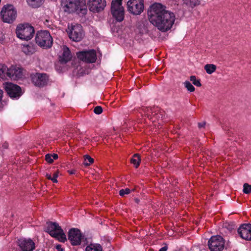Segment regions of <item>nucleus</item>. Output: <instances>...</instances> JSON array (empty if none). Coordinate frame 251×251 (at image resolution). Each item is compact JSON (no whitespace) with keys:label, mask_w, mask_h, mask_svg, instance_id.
Here are the masks:
<instances>
[{"label":"nucleus","mask_w":251,"mask_h":251,"mask_svg":"<svg viewBox=\"0 0 251 251\" xmlns=\"http://www.w3.org/2000/svg\"><path fill=\"white\" fill-rule=\"evenodd\" d=\"M148 15L151 23L162 32L170 30L176 20L175 14L166 10L165 7L159 3H155L150 7Z\"/></svg>","instance_id":"obj_1"},{"label":"nucleus","mask_w":251,"mask_h":251,"mask_svg":"<svg viewBox=\"0 0 251 251\" xmlns=\"http://www.w3.org/2000/svg\"><path fill=\"white\" fill-rule=\"evenodd\" d=\"M61 5L64 11L69 13L75 12L83 16L87 13L85 0H62Z\"/></svg>","instance_id":"obj_2"},{"label":"nucleus","mask_w":251,"mask_h":251,"mask_svg":"<svg viewBox=\"0 0 251 251\" xmlns=\"http://www.w3.org/2000/svg\"><path fill=\"white\" fill-rule=\"evenodd\" d=\"M34 33V28L28 23L19 24L16 29L17 37L23 40H30Z\"/></svg>","instance_id":"obj_3"},{"label":"nucleus","mask_w":251,"mask_h":251,"mask_svg":"<svg viewBox=\"0 0 251 251\" xmlns=\"http://www.w3.org/2000/svg\"><path fill=\"white\" fill-rule=\"evenodd\" d=\"M47 224V226L45 231L51 237L61 242H64L66 241V235L58 224L55 222H48Z\"/></svg>","instance_id":"obj_4"},{"label":"nucleus","mask_w":251,"mask_h":251,"mask_svg":"<svg viewBox=\"0 0 251 251\" xmlns=\"http://www.w3.org/2000/svg\"><path fill=\"white\" fill-rule=\"evenodd\" d=\"M36 44L40 47L47 49L52 45L53 39L47 30H40L37 32L35 37Z\"/></svg>","instance_id":"obj_5"},{"label":"nucleus","mask_w":251,"mask_h":251,"mask_svg":"<svg viewBox=\"0 0 251 251\" xmlns=\"http://www.w3.org/2000/svg\"><path fill=\"white\" fill-rule=\"evenodd\" d=\"M0 15L3 22L11 23L16 19L17 11L13 5L7 4L3 6Z\"/></svg>","instance_id":"obj_6"},{"label":"nucleus","mask_w":251,"mask_h":251,"mask_svg":"<svg viewBox=\"0 0 251 251\" xmlns=\"http://www.w3.org/2000/svg\"><path fill=\"white\" fill-rule=\"evenodd\" d=\"M67 31L69 37L73 41L79 42L82 39L84 36L82 26L79 24L68 25Z\"/></svg>","instance_id":"obj_7"},{"label":"nucleus","mask_w":251,"mask_h":251,"mask_svg":"<svg viewBox=\"0 0 251 251\" xmlns=\"http://www.w3.org/2000/svg\"><path fill=\"white\" fill-rule=\"evenodd\" d=\"M128 11L134 15H140L144 9V0H129L126 3Z\"/></svg>","instance_id":"obj_8"},{"label":"nucleus","mask_w":251,"mask_h":251,"mask_svg":"<svg viewBox=\"0 0 251 251\" xmlns=\"http://www.w3.org/2000/svg\"><path fill=\"white\" fill-rule=\"evenodd\" d=\"M76 55L80 61L84 63H95L97 59L96 51L94 49L79 51Z\"/></svg>","instance_id":"obj_9"},{"label":"nucleus","mask_w":251,"mask_h":251,"mask_svg":"<svg viewBox=\"0 0 251 251\" xmlns=\"http://www.w3.org/2000/svg\"><path fill=\"white\" fill-rule=\"evenodd\" d=\"M224 245V240L220 236H213L208 241V246L211 251H222Z\"/></svg>","instance_id":"obj_10"},{"label":"nucleus","mask_w":251,"mask_h":251,"mask_svg":"<svg viewBox=\"0 0 251 251\" xmlns=\"http://www.w3.org/2000/svg\"><path fill=\"white\" fill-rule=\"evenodd\" d=\"M32 83L36 86L42 87L46 85L49 81V77L44 73H35L31 74Z\"/></svg>","instance_id":"obj_11"},{"label":"nucleus","mask_w":251,"mask_h":251,"mask_svg":"<svg viewBox=\"0 0 251 251\" xmlns=\"http://www.w3.org/2000/svg\"><path fill=\"white\" fill-rule=\"evenodd\" d=\"M7 76L11 79L16 80L21 78L24 75V71L17 65H11L7 68Z\"/></svg>","instance_id":"obj_12"},{"label":"nucleus","mask_w":251,"mask_h":251,"mask_svg":"<svg viewBox=\"0 0 251 251\" xmlns=\"http://www.w3.org/2000/svg\"><path fill=\"white\" fill-rule=\"evenodd\" d=\"M5 91L11 98H17L22 95L20 86L12 83L6 82L4 84Z\"/></svg>","instance_id":"obj_13"},{"label":"nucleus","mask_w":251,"mask_h":251,"mask_svg":"<svg viewBox=\"0 0 251 251\" xmlns=\"http://www.w3.org/2000/svg\"><path fill=\"white\" fill-rule=\"evenodd\" d=\"M68 236V239L74 246L79 245L82 239V235L80 231L75 228H72L69 230Z\"/></svg>","instance_id":"obj_14"},{"label":"nucleus","mask_w":251,"mask_h":251,"mask_svg":"<svg viewBox=\"0 0 251 251\" xmlns=\"http://www.w3.org/2000/svg\"><path fill=\"white\" fill-rule=\"evenodd\" d=\"M89 10L94 13L103 10L106 6L105 0H89Z\"/></svg>","instance_id":"obj_15"},{"label":"nucleus","mask_w":251,"mask_h":251,"mask_svg":"<svg viewBox=\"0 0 251 251\" xmlns=\"http://www.w3.org/2000/svg\"><path fill=\"white\" fill-rule=\"evenodd\" d=\"M238 233L240 237L246 240H251V225L244 224L238 229Z\"/></svg>","instance_id":"obj_16"},{"label":"nucleus","mask_w":251,"mask_h":251,"mask_svg":"<svg viewBox=\"0 0 251 251\" xmlns=\"http://www.w3.org/2000/svg\"><path fill=\"white\" fill-rule=\"evenodd\" d=\"M18 245L22 251H33L35 247L34 243L30 239H20Z\"/></svg>","instance_id":"obj_17"},{"label":"nucleus","mask_w":251,"mask_h":251,"mask_svg":"<svg viewBox=\"0 0 251 251\" xmlns=\"http://www.w3.org/2000/svg\"><path fill=\"white\" fill-rule=\"evenodd\" d=\"M73 58V55L69 48L66 46H63L62 52L59 56L60 63H67L71 61Z\"/></svg>","instance_id":"obj_18"},{"label":"nucleus","mask_w":251,"mask_h":251,"mask_svg":"<svg viewBox=\"0 0 251 251\" xmlns=\"http://www.w3.org/2000/svg\"><path fill=\"white\" fill-rule=\"evenodd\" d=\"M111 12L113 17L118 22H122L124 18V9L123 7L116 8V7H111Z\"/></svg>","instance_id":"obj_19"},{"label":"nucleus","mask_w":251,"mask_h":251,"mask_svg":"<svg viewBox=\"0 0 251 251\" xmlns=\"http://www.w3.org/2000/svg\"><path fill=\"white\" fill-rule=\"evenodd\" d=\"M75 65L74 66L76 68L77 73L80 75H82L85 74H87L89 73V67L88 64H74Z\"/></svg>","instance_id":"obj_20"},{"label":"nucleus","mask_w":251,"mask_h":251,"mask_svg":"<svg viewBox=\"0 0 251 251\" xmlns=\"http://www.w3.org/2000/svg\"><path fill=\"white\" fill-rule=\"evenodd\" d=\"M29 6L32 8L40 7L44 2L45 0H26Z\"/></svg>","instance_id":"obj_21"},{"label":"nucleus","mask_w":251,"mask_h":251,"mask_svg":"<svg viewBox=\"0 0 251 251\" xmlns=\"http://www.w3.org/2000/svg\"><path fill=\"white\" fill-rule=\"evenodd\" d=\"M85 251H102V248L99 244H91L86 247Z\"/></svg>","instance_id":"obj_22"},{"label":"nucleus","mask_w":251,"mask_h":251,"mask_svg":"<svg viewBox=\"0 0 251 251\" xmlns=\"http://www.w3.org/2000/svg\"><path fill=\"white\" fill-rule=\"evenodd\" d=\"M23 51L27 55H30L34 52L35 50L33 48L32 46H30L29 45H24L23 49Z\"/></svg>","instance_id":"obj_23"},{"label":"nucleus","mask_w":251,"mask_h":251,"mask_svg":"<svg viewBox=\"0 0 251 251\" xmlns=\"http://www.w3.org/2000/svg\"><path fill=\"white\" fill-rule=\"evenodd\" d=\"M7 67L4 64H0V79H4L7 76L6 71Z\"/></svg>","instance_id":"obj_24"},{"label":"nucleus","mask_w":251,"mask_h":251,"mask_svg":"<svg viewBox=\"0 0 251 251\" xmlns=\"http://www.w3.org/2000/svg\"><path fill=\"white\" fill-rule=\"evenodd\" d=\"M204 69L207 74H211L215 71L216 66L213 64H206L204 66Z\"/></svg>","instance_id":"obj_25"},{"label":"nucleus","mask_w":251,"mask_h":251,"mask_svg":"<svg viewBox=\"0 0 251 251\" xmlns=\"http://www.w3.org/2000/svg\"><path fill=\"white\" fill-rule=\"evenodd\" d=\"M140 161L141 158L138 154H135L131 160V163L135 166L136 168H138V167L139 166Z\"/></svg>","instance_id":"obj_26"},{"label":"nucleus","mask_w":251,"mask_h":251,"mask_svg":"<svg viewBox=\"0 0 251 251\" xmlns=\"http://www.w3.org/2000/svg\"><path fill=\"white\" fill-rule=\"evenodd\" d=\"M55 68L59 73L64 72L67 69L66 64H55Z\"/></svg>","instance_id":"obj_27"},{"label":"nucleus","mask_w":251,"mask_h":251,"mask_svg":"<svg viewBox=\"0 0 251 251\" xmlns=\"http://www.w3.org/2000/svg\"><path fill=\"white\" fill-rule=\"evenodd\" d=\"M58 158V155L54 153L53 154H47L45 156L46 160L49 163H51L53 161L54 159H56Z\"/></svg>","instance_id":"obj_28"},{"label":"nucleus","mask_w":251,"mask_h":251,"mask_svg":"<svg viewBox=\"0 0 251 251\" xmlns=\"http://www.w3.org/2000/svg\"><path fill=\"white\" fill-rule=\"evenodd\" d=\"M84 157V164L85 166H89L94 162V159L89 155H85Z\"/></svg>","instance_id":"obj_29"},{"label":"nucleus","mask_w":251,"mask_h":251,"mask_svg":"<svg viewBox=\"0 0 251 251\" xmlns=\"http://www.w3.org/2000/svg\"><path fill=\"white\" fill-rule=\"evenodd\" d=\"M184 85L187 89V90L190 92H193L195 90V87L189 81H185L184 82Z\"/></svg>","instance_id":"obj_30"},{"label":"nucleus","mask_w":251,"mask_h":251,"mask_svg":"<svg viewBox=\"0 0 251 251\" xmlns=\"http://www.w3.org/2000/svg\"><path fill=\"white\" fill-rule=\"evenodd\" d=\"M190 79L192 82L193 84L197 87L201 86V84L200 82V80L197 79L195 75H192Z\"/></svg>","instance_id":"obj_31"},{"label":"nucleus","mask_w":251,"mask_h":251,"mask_svg":"<svg viewBox=\"0 0 251 251\" xmlns=\"http://www.w3.org/2000/svg\"><path fill=\"white\" fill-rule=\"evenodd\" d=\"M123 0H112L111 2V6L113 7V6L114 7H116V8H119L120 7H123L122 6V3Z\"/></svg>","instance_id":"obj_32"},{"label":"nucleus","mask_w":251,"mask_h":251,"mask_svg":"<svg viewBox=\"0 0 251 251\" xmlns=\"http://www.w3.org/2000/svg\"><path fill=\"white\" fill-rule=\"evenodd\" d=\"M243 192L246 194H249L251 192V185L245 183L243 186Z\"/></svg>","instance_id":"obj_33"},{"label":"nucleus","mask_w":251,"mask_h":251,"mask_svg":"<svg viewBox=\"0 0 251 251\" xmlns=\"http://www.w3.org/2000/svg\"><path fill=\"white\" fill-rule=\"evenodd\" d=\"M130 192V190L128 188H126L125 189H121L119 191V195L121 196L124 197L125 195L129 194Z\"/></svg>","instance_id":"obj_34"},{"label":"nucleus","mask_w":251,"mask_h":251,"mask_svg":"<svg viewBox=\"0 0 251 251\" xmlns=\"http://www.w3.org/2000/svg\"><path fill=\"white\" fill-rule=\"evenodd\" d=\"M58 173H59V172L56 171V172H55L53 174V176L51 177V179H50L53 182H54V183L57 182V178L58 176Z\"/></svg>","instance_id":"obj_35"},{"label":"nucleus","mask_w":251,"mask_h":251,"mask_svg":"<svg viewBox=\"0 0 251 251\" xmlns=\"http://www.w3.org/2000/svg\"><path fill=\"white\" fill-rule=\"evenodd\" d=\"M58 173H59V172L56 171V172H55L53 174V176L51 177V179H50L53 182H54V183L57 182V178L58 176Z\"/></svg>","instance_id":"obj_36"},{"label":"nucleus","mask_w":251,"mask_h":251,"mask_svg":"<svg viewBox=\"0 0 251 251\" xmlns=\"http://www.w3.org/2000/svg\"><path fill=\"white\" fill-rule=\"evenodd\" d=\"M183 6L186 7H191V0H183Z\"/></svg>","instance_id":"obj_37"},{"label":"nucleus","mask_w":251,"mask_h":251,"mask_svg":"<svg viewBox=\"0 0 251 251\" xmlns=\"http://www.w3.org/2000/svg\"><path fill=\"white\" fill-rule=\"evenodd\" d=\"M94 111L97 114H100L102 112V109L101 106H97L94 108Z\"/></svg>","instance_id":"obj_38"},{"label":"nucleus","mask_w":251,"mask_h":251,"mask_svg":"<svg viewBox=\"0 0 251 251\" xmlns=\"http://www.w3.org/2000/svg\"><path fill=\"white\" fill-rule=\"evenodd\" d=\"M191 8L200 4L201 0H191Z\"/></svg>","instance_id":"obj_39"},{"label":"nucleus","mask_w":251,"mask_h":251,"mask_svg":"<svg viewBox=\"0 0 251 251\" xmlns=\"http://www.w3.org/2000/svg\"><path fill=\"white\" fill-rule=\"evenodd\" d=\"M168 249V247L167 246H165L161 248H160L159 250V251H167Z\"/></svg>","instance_id":"obj_40"},{"label":"nucleus","mask_w":251,"mask_h":251,"mask_svg":"<svg viewBox=\"0 0 251 251\" xmlns=\"http://www.w3.org/2000/svg\"><path fill=\"white\" fill-rule=\"evenodd\" d=\"M172 3L174 4H178L179 0H169Z\"/></svg>","instance_id":"obj_41"},{"label":"nucleus","mask_w":251,"mask_h":251,"mask_svg":"<svg viewBox=\"0 0 251 251\" xmlns=\"http://www.w3.org/2000/svg\"><path fill=\"white\" fill-rule=\"evenodd\" d=\"M56 249L59 251H63V250L61 248V246L60 245H57L56 246Z\"/></svg>","instance_id":"obj_42"},{"label":"nucleus","mask_w":251,"mask_h":251,"mask_svg":"<svg viewBox=\"0 0 251 251\" xmlns=\"http://www.w3.org/2000/svg\"><path fill=\"white\" fill-rule=\"evenodd\" d=\"M68 172L70 174V175H73V174H74L75 172V170H69L68 171Z\"/></svg>","instance_id":"obj_43"},{"label":"nucleus","mask_w":251,"mask_h":251,"mask_svg":"<svg viewBox=\"0 0 251 251\" xmlns=\"http://www.w3.org/2000/svg\"><path fill=\"white\" fill-rule=\"evenodd\" d=\"M2 95H3V91H2V90L0 88V101L1 100H2Z\"/></svg>","instance_id":"obj_44"},{"label":"nucleus","mask_w":251,"mask_h":251,"mask_svg":"<svg viewBox=\"0 0 251 251\" xmlns=\"http://www.w3.org/2000/svg\"><path fill=\"white\" fill-rule=\"evenodd\" d=\"M204 125H205V123H204V122L199 124V126L200 127H203Z\"/></svg>","instance_id":"obj_45"},{"label":"nucleus","mask_w":251,"mask_h":251,"mask_svg":"<svg viewBox=\"0 0 251 251\" xmlns=\"http://www.w3.org/2000/svg\"><path fill=\"white\" fill-rule=\"evenodd\" d=\"M46 177L49 179H51V176L50 175V174H46Z\"/></svg>","instance_id":"obj_46"}]
</instances>
